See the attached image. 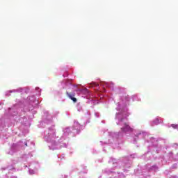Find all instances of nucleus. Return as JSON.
<instances>
[{"mask_svg":"<svg viewBox=\"0 0 178 178\" xmlns=\"http://www.w3.org/2000/svg\"><path fill=\"white\" fill-rule=\"evenodd\" d=\"M122 131L127 133L128 131H133V129L127 123L124 124V127L121 128Z\"/></svg>","mask_w":178,"mask_h":178,"instance_id":"1","label":"nucleus"},{"mask_svg":"<svg viewBox=\"0 0 178 178\" xmlns=\"http://www.w3.org/2000/svg\"><path fill=\"white\" fill-rule=\"evenodd\" d=\"M66 94L67 97H70V99H72V101H73V102L74 103L77 102V99L74 97L76 95V93L67 92Z\"/></svg>","mask_w":178,"mask_h":178,"instance_id":"2","label":"nucleus"},{"mask_svg":"<svg viewBox=\"0 0 178 178\" xmlns=\"http://www.w3.org/2000/svg\"><path fill=\"white\" fill-rule=\"evenodd\" d=\"M154 124H159V120L156 119V120L154 121Z\"/></svg>","mask_w":178,"mask_h":178,"instance_id":"3","label":"nucleus"},{"mask_svg":"<svg viewBox=\"0 0 178 178\" xmlns=\"http://www.w3.org/2000/svg\"><path fill=\"white\" fill-rule=\"evenodd\" d=\"M171 127H172L173 129H177L178 125H177V124H171Z\"/></svg>","mask_w":178,"mask_h":178,"instance_id":"4","label":"nucleus"}]
</instances>
